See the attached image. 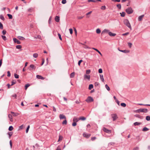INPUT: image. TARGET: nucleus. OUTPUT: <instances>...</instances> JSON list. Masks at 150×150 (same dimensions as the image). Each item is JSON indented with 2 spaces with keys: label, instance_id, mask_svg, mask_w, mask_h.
Here are the masks:
<instances>
[{
  "label": "nucleus",
  "instance_id": "nucleus-50",
  "mask_svg": "<svg viewBox=\"0 0 150 150\" xmlns=\"http://www.w3.org/2000/svg\"><path fill=\"white\" fill-rule=\"evenodd\" d=\"M58 36H59V38L60 39V40H62V38H61V35L59 33H58Z\"/></svg>",
  "mask_w": 150,
  "mask_h": 150
},
{
  "label": "nucleus",
  "instance_id": "nucleus-64",
  "mask_svg": "<svg viewBox=\"0 0 150 150\" xmlns=\"http://www.w3.org/2000/svg\"><path fill=\"white\" fill-rule=\"evenodd\" d=\"M12 97H14L15 98H16L17 95L16 94H14L12 95Z\"/></svg>",
  "mask_w": 150,
  "mask_h": 150
},
{
  "label": "nucleus",
  "instance_id": "nucleus-4",
  "mask_svg": "<svg viewBox=\"0 0 150 150\" xmlns=\"http://www.w3.org/2000/svg\"><path fill=\"white\" fill-rule=\"evenodd\" d=\"M93 101V98L90 96H89L87 99L86 100V101L87 103H90Z\"/></svg>",
  "mask_w": 150,
  "mask_h": 150
},
{
  "label": "nucleus",
  "instance_id": "nucleus-38",
  "mask_svg": "<svg viewBox=\"0 0 150 150\" xmlns=\"http://www.w3.org/2000/svg\"><path fill=\"white\" fill-rule=\"evenodd\" d=\"M120 105L121 106L124 107H125L126 105V104L124 103H121Z\"/></svg>",
  "mask_w": 150,
  "mask_h": 150
},
{
  "label": "nucleus",
  "instance_id": "nucleus-63",
  "mask_svg": "<svg viewBox=\"0 0 150 150\" xmlns=\"http://www.w3.org/2000/svg\"><path fill=\"white\" fill-rule=\"evenodd\" d=\"M129 34V33L128 32H127V33H126L122 34V36H124L125 35H128Z\"/></svg>",
  "mask_w": 150,
  "mask_h": 150
},
{
  "label": "nucleus",
  "instance_id": "nucleus-46",
  "mask_svg": "<svg viewBox=\"0 0 150 150\" xmlns=\"http://www.w3.org/2000/svg\"><path fill=\"white\" fill-rule=\"evenodd\" d=\"M30 125H28L26 129V133H27L28 132L29 129L30 128Z\"/></svg>",
  "mask_w": 150,
  "mask_h": 150
},
{
  "label": "nucleus",
  "instance_id": "nucleus-17",
  "mask_svg": "<svg viewBox=\"0 0 150 150\" xmlns=\"http://www.w3.org/2000/svg\"><path fill=\"white\" fill-rule=\"evenodd\" d=\"M79 120L77 118L75 117L73 119V121L76 122H77L79 121Z\"/></svg>",
  "mask_w": 150,
  "mask_h": 150
},
{
  "label": "nucleus",
  "instance_id": "nucleus-41",
  "mask_svg": "<svg viewBox=\"0 0 150 150\" xmlns=\"http://www.w3.org/2000/svg\"><path fill=\"white\" fill-rule=\"evenodd\" d=\"M117 6L118 8L119 9H120L121 8V5L120 4H119L117 5Z\"/></svg>",
  "mask_w": 150,
  "mask_h": 150
},
{
  "label": "nucleus",
  "instance_id": "nucleus-6",
  "mask_svg": "<svg viewBox=\"0 0 150 150\" xmlns=\"http://www.w3.org/2000/svg\"><path fill=\"white\" fill-rule=\"evenodd\" d=\"M103 131L107 133L110 134L111 133V131L109 129H107V128L104 127L103 129Z\"/></svg>",
  "mask_w": 150,
  "mask_h": 150
},
{
  "label": "nucleus",
  "instance_id": "nucleus-36",
  "mask_svg": "<svg viewBox=\"0 0 150 150\" xmlns=\"http://www.w3.org/2000/svg\"><path fill=\"white\" fill-rule=\"evenodd\" d=\"M121 14V16L124 17L125 16V13L124 12H122V13H120Z\"/></svg>",
  "mask_w": 150,
  "mask_h": 150
},
{
  "label": "nucleus",
  "instance_id": "nucleus-56",
  "mask_svg": "<svg viewBox=\"0 0 150 150\" xmlns=\"http://www.w3.org/2000/svg\"><path fill=\"white\" fill-rule=\"evenodd\" d=\"M115 144V143L114 142H110L108 144V146H109L110 145H114Z\"/></svg>",
  "mask_w": 150,
  "mask_h": 150
},
{
  "label": "nucleus",
  "instance_id": "nucleus-33",
  "mask_svg": "<svg viewBox=\"0 0 150 150\" xmlns=\"http://www.w3.org/2000/svg\"><path fill=\"white\" fill-rule=\"evenodd\" d=\"M146 119L147 121L150 120V116H147L146 117Z\"/></svg>",
  "mask_w": 150,
  "mask_h": 150
},
{
  "label": "nucleus",
  "instance_id": "nucleus-22",
  "mask_svg": "<svg viewBox=\"0 0 150 150\" xmlns=\"http://www.w3.org/2000/svg\"><path fill=\"white\" fill-rule=\"evenodd\" d=\"M141 124V123L138 122H136L134 123L135 126L139 125Z\"/></svg>",
  "mask_w": 150,
  "mask_h": 150
},
{
  "label": "nucleus",
  "instance_id": "nucleus-42",
  "mask_svg": "<svg viewBox=\"0 0 150 150\" xmlns=\"http://www.w3.org/2000/svg\"><path fill=\"white\" fill-rule=\"evenodd\" d=\"M16 47L17 49H20L21 48V45H16Z\"/></svg>",
  "mask_w": 150,
  "mask_h": 150
},
{
  "label": "nucleus",
  "instance_id": "nucleus-53",
  "mask_svg": "<svg viewBox=\"0 0 150 150\" xmlns=\"http://www.w3.org/2000/svg\"><path fill=\"white\" fill-rule=\"evenodd\" d=\"M16 81H13L11 82V86H12L14 84H15L16 83Z\"/></svg>",
  "mask_w": 150,
  "mask_h": 150
},
{
  "label": "nucleus",
  "instance_id": "nucleus-26",
  "mask_svg": "<svg viewBox=\"0 0 150 150\" xmlns=\"http://www.w3.org/2000/svg\"><path fill=\"white\" fill-rule=\"evenodd\" d=\"M101 31L100 29L98 28L96 30V33L97 34H99L100 33Z\"/></svg>",
  "mask_w": 150,
  "mask_h": 150
},
{
  "label": "nucleus",
  "instance_id": "nucleus-37",
  "mask_svg": "<svg viewBox=\"0 0 150 150\" xmlns=\"http://www.w3.org/2000/svg\"><path fill=\"white\" fill-rule=\"evenodd\" d=\"M38 54L37 53H34L33 54V57L34 58H37L38 57Z\"/></svg>",
  "mask_w": 150,
  "mask_h": 150
},
{
  "label": "nucleus",
  "instance_id": "nucleus-27",
  "mask_svg": "<svg viewBox=\"0 0 150 150\" xmlns=\"http://www.w3.org/2000/svg\"><path fill=\"white\" fill-rule=\"evenodd\" d=\"M149 130V129L146 127H144L142 131H147Z\"/></svg>",
  "mask_w": 150,
  "mask_h": 150
},
{
  "label": "nucleus",
  "instance_id": "nucleus-55",
  "mask_svg": "<svg viewBox=\"0 0 150 150\" xmlns=\"http://www.w3.org/2000/svg\"><path fill=\"white\" fill-rule=\"evenodd\" d=\"M69 31L70 32V33L71 34H72L73 33V30L72 29L70 28L69 29Z\"/></svg>",
  "mask_w": 150,
  "mask_h": 150
},
{
  "label": "nucleus",
  "instance_id": "nucleus-18",
  "mask_svg": "<svg viewBox=\"0 0 150 150\" xmlns=\"http://www.w3.org/2000/svg\"><path fill=\"white\" fill-rule=\"evenodd\" d=\"M30 67L33 69L35 70L36 69V67L33 64H31L30 65Z\"/></svg>",
  "mask_w": 150,
  "mask_h": 150
},
{
  "label": "nucleus",
  "instance_id": "nucleus-43",
  "mask_svg": "<svg viewBox=\"0 0 150 150\" xmlns=\"http://www.w3.org/2000/svg\"><path fill=\"white\" fill-rule=\"evenodd\" d=\"M127 44L128 46L129 47V48H131L132 46V44L131 42H128Z\"/></svg>",
  "mask_w": 150,
  "mask_h": 150
},
{
  "label": "nucleus",
  "instance_id": "nucleus-13",
  "mask_svg": "<svg viewBox=\"0 0 150 150\" xmlns=\"http://www.w3.org/2000/svg\"><path fill=\"white\" fill-rule=\"evenodd\" d=\"M36 77L38 79H40L43 80L44 79V78L40 75H37L36 76Z\"/></svg>",
  "mask_w": 150,
  "mask_h": 150
},
{
  "label": "nucleus",
  "instance_id": "nucleus-62",
  "mask_svg": "<svg viewBox=\"0 0 150 150\" xmlns=\"http://www.w3.org/2000/svg\"><path fill=\"white\" fill-rule=\"evenodd\" d=\"M83 16H78L77 18L79 19H81L83 17Z\"/></svg>",
  "mask_w": 150,
  "mask_h": 150
},
{
  "label": "nucleus",
  "instance_id": "nucleus-16",
  "mask_svg": "<svg viewBox=\"0 0 150 150\" xmlns=\"http://www.w3.org/2000/svg\"><path fill=\"white\" fill-rule=\"evenodd\" d=\"M119 50V51H120L121 52L125 53H129V50Z\"/></svg>",
  "mask_w": 150,
  "mask_h": 150
},
{
  "label": "nucleus",
  "instance_id": "nucleus-8",
  "mask_svg": "<svg viewBox=\"0 0 150 150\" xmlns=\"http://www.w3.org/2000/svg\"><path fill=\"white\" fill-rule=\"evenodd\" d=\"M13 41L15 43H17L18 44H20L21 42L20 41L18 40L16 38H13Z\"/></svg>",
  "mask_w": 150,
  "mask_h": 150
},
{
  "label": "nucleus",
  "instance_id": "nucleus-10",
  "mask_svg": "<svg viewBox=\"0 0 150 150\" xmlns=\"http://www.w3.org/2000/svg\"><path fill=\"white\" fill-rule=\"evenodd\" d=\"M59 117L60 119H66L65 116L63 114H60L59 115Z\"/></svg>",
  "mask_w": 150,
  "mask_h": 150
},
{
  "label": "nucleus",
  "instance_id": "nucleus-34",
  "mask_svg": "<svg viewBox=\"0 0 150 150\" xmlns=\"http://www.w3.org/2000/svg\"><path fill=\"white\" fill-rule=\"evenodd\" d=\"M13 129V127L12 126H10L8 128V130L10 131L12 130Z\"/></svg>",
  "mask_w": 150,
  "mask_h": 150
},
{
  "label": "nucleus",
  "instance_id": "nucleus-57",
  "mask_svg": "<svg viewBox=\"0 0 150 150\" xmlns=\"http://www.w3.org/2000/svg\"><path fill=\"white\" fill-rule=\"evenodd\" d=\"M99 83L98 82H96L95 83V85L96 86H98L99 85Z\"/></svg>",
  "mask_w": 150,
  "mask_h": 150
},
{
  "label": "nucleus",
  "instance_id": "nucleus-58",
  "mask_svg": "<svg viewBox=\"0 0 150 150\" xmlns=\"http://www.w3.org/2000/svg\"><path fill=\"white\" fill-rule=\"evenodd\" d=\"M11 113L12 114H13V115L14 116H17V115H18L17 113H15L14 112H11Z\"/></svg>",
  "mask_w": 150,
  "mask_h": 150
},
{
  "label": "nucleus",
  "instance_id": "nucleus-29",
  "mask_svg": "<svg viewBox=\"0 0 150 150\" xmlns=\"http://www.w3.org/2000/svg\"><path fill=\"white\" fill-rule=\"evenodd\" d=\"M63 139V137L61 135H59V138L58 140V142H59L60 141L62 140Z\"/></svg>",
  "mask_w": 150,
  "mask_h": 150
},
{
  "label": "nucleus",
  "instance_id": "nucleus-49",
  "mask_svg": "<svg viewBox=\"0 0 150 150\" xmlns=\"http://www.w3.org/2000/svg\"><path fill=\"white\" fill-rule=\"evenodd\" d=\"M103 72L102 69H100L98 70V72L99 73H102Z\"/></svg>",
  "mask_w": 150,
  "mask_h": 150
},
{
  "label": "nucleus",
  "instance_id": "nucleus-52",
  "mask_svg": "<svg viewBox=\"0 0 150 150\" xmlns=\"http://www.w3.org/2000/svg\"><path fill=\"white\" fill-rule=\"evenodd\" d=\"M76 122H74L72 124V125L73 126H76Z\"/></svg>",
  "mask_w": 150,
  "mask_h": 150
},
{
  "label": "nucleus",
  "instance_id": "nucleus-14",
  "mask_svg": "<svg viewBox=\"0 0 150 150\" xmlns=\"http://www.w3.org/2000/svg\"><path fill=\"white\" fill-rule=\"evenodd\" d=\"M55 20L57 22H59V17L57 16H56L55 18Z\"/></svg>",
  "mask_w": 150,
  "mask_h": 150
},
{
  "label": "nucleus",
  "instance_id": "nucleus-3",
  "mask_svg": "<svg viewBox=\"0 0 150 150\" xmlns=\"http://www.w3.org/2000/svg\"><path fill=\"white\" fill-rule=\"evenodd\" d=\"M126 11L128 14H130L132 13L133 10L131 7H129L126 9Z\"/></svg>",
  "mask_w": 150,
  "mask_h": 150
},
{
  "label": "nucleus",
  "instance_id": "nucleus-7",
  "mask_svg": "<svg viewBox=\"0 0 150 150\" xmlns=\"http://www.w3.org/2000/svg\"><path fill=\"white\" fill-rule=\"evenodd\" d=\"M83 137H86V138H88L91 136L90 134H87L85 133H84L83 134Z\"/></svg>",
  "mask_w": 150,
  "mask_h": 150
},
{
  "label": "nucleus",
  "instance_id": "nucleus-2",
  "mask_svg": "<svg viewBox=\"0 0 150 150\" xmlns=\"http://www.w3.org/2000/svg\"><path fill=\"white\" fill-rule=\"evenodd\" d=\"M124 24L128 27L131 30H132V27L131 26V25L129 21L127 19H125L124 20Z\"/></svg>",
  "mask_w": 150,
  "mask_h": 150
},
{
  "label": "nucleus",
  "instance_id": "nucleus-44",
  "mask_svg": "<svg viewBox=\"0 0 150 150\" xmlns=\"http://www.w3.org/2000/svg\"><path fill=\"white\" fill-rule=\"evenodd\" d=\"M30 86V85L29 84H27L25 86V89H27V88Z\"/></svg>",
  "mask_w": 150,
  "mask_h": 150
},
{
  "label": "nucleus",
  "instance_id": "nucleus-47",
  "mask_svg": "<svg viewBox=\"0 0 150 150\" xmlns=\"http://www.w3.org/2000/svg\"><path fill=\"white\" fill-rule=\"evenodd\" d=\"M91 72V71L89 69L87 70H86V74H89Z\"/></svg>",
  "mask_w": 150,
  "mask_h": 150
},
{
  "label": "nucleus",
  "instance_id": "nucleus-61",
  "mask_svg": "<svg viewBox=\"0 0 150 150\" xmlns=\"http://www.w3.org/2000/svg\"><path fill=\"white\" fill-rule=\"evenodd\" d=\"M82 61H83L82 60H80L79 61L78 63V64L79 66L80 65L81 63L82 62Z\"/></svg>",
  "mask_w": 150,
  "mask_h": 150
},
{
  "label": "nucleus",
  "instance_id": "nucleus-32",
  "mask_svg": "<svg viewBox=\"0 0 150 150\" xmlns=\"http://www.w3.org/2000/svg\"><path fill=\"white\" fill-rule=\"evenodd\" d=\"M105 87L107 90L108 91H109L110 90V88L108 86L107 84H106L105 85Z\"/></svg>",
  "mask_w": 150,
  "mask_h": 150
},
{
  "label": "nucleus",
  "instance_id": "nucleus-5",
  "mask_svg": "<svg viewBox=\"0 0 150 150\" xmlns=\"http://www.w3.org/2000/svg\"><path fill=\"white\" fill-rule=\"evenodd\" d=\"M112 117L113 118V121H115L117 118V116L116 114H112L111 115Z\"/></svg>",
  "mask_w": 150,
  "mask_h": 150
},
{
  "label": "nucleus",
  "instance_id": "nucleus-39",
  "mask_svg": "<svg viewBox=\"0 0 150 150\" xmlns=\"http://www.w3.org/2000/svg\"><path fill=\"white\" fill-rule=\"evenodd\" d=\"M15 78L16 79H18L19 78V75L17 74H14Z\"/></svg>",
  "mask_w": 150,
  "mask_h": 150
},
{
  "label": "nucleus",
  "instance_id": "nucleus-60",
  "mask_svg": "<svg viewBox=\"0 0 150 150\" xmlns=\"http://www.w3.org/2000/svg\"><path fill=\"white\" fill-rule=\"evenodd\" d=\"M6 31L5 30H3L2 31V33L4 35L6 34Z\"/></svg>",
  "mask_w": 150,
  "mask_h": 150
},
{
  "label": "nucleus",
  "instance_id": "nucleus-9",
  "mask_svg": "<svg viewBox=\"0 0 150 150\" xmlns=\"http://www.w3.org/2000/svg\"><path fill=\"white\" fill-rule=\"evenodd\" d=\"M84 78L85 79H87L88 80H89L90 78V76L89 75L85 74L84 76Z\"/></svg>",
  "mask_w": 150,
  "mask_h": 150
},
{
  "label": "nucleus",
  "instance_id": "nucleus-31",
  "mask_svg": "<svg viewBox=\"0 0 150 150\" xmlns=\"http://www.w3.org/2000/svg\"><path fill=\"white\" fill-rule=\"evenodd\" d=\"M18 38L19 39L23 40H24L25 39V38L24 37L20 36L18 37Z\"/></svg>",
  "mask_w": 150,
  "mask_h": 150
},
{
  "label": "nucleus",
  "instance_id": "nucleus-24",
  "mask_svg": "<svg viewBox=\"0 0 150 150\" xmlns=\"http://www.w3.org/2000/svg\"><path fill=\"white\" fill-rule=\"evenodd\" d=\"M86 119V118L83 117H81L79 118V120H84Z\"/></svg>",
  "mask_w": 150,
  "mask_h": 150
},
{
  "label": "nucleus",
  "instance_id": "nucleus-11",
  "mask_svg": "<svg viewBox=\"0 0 150 150\" xmlns=\"http://www.w3.org/2000/svg\"><path fill=\"white\" fill-rule=\"evenodd\" d=\"M109 30L105 29H104L102 31V34H105V33H108L109 34Z\"/></svg>",
  "mask_w": 150,
  "mask_h": 150
},
{
  "label": "nucleus",
  "instance_id": "nucleus-40",
  "mask_svg": "<svg viewBox=\"0 0 150 150\" xmlns=\"http://www.w3.org/2000/svg\"><path fill=\"white\" fill-rule=\"evenodd\" d=\"M65 120H64L62 123L63 125H66L67 124V121L66 119Z\"/></svg>",
  "mask_w": 150,
  "mask_h": 150
},
{
  "label": "nucleus",
  "instance_id": "nucleus-45",
  "mask_svg": "<svg viewBox=\"0 0 150 150\" xmlns=\"http://www.w3.org/2000/svg\"><path fill=\"white\" fill-rule=\"evenodd\" d=\"M0 28L1 29H3V26L2 24L0 22Z\"/></svg>",
  "mask_w": 150,
  "mask_h": 150
},
{
  "label": "nucleus",
  "instance_id": "nucleus-23",
  "mask_svg": "<svg viewBox=\"0 0 150 150\" xmlns=\"http://www.w3.org/2000/svg\"><path fill=\"white\" fill-rule=\"evenodd\" d=\"M75 75V73L74 72H73L71 73L70 75V78H73L74 77Z\"/></svg>",
  "mask_w": 150,
  "mask_h": 150
},
{
  "label": "nucleus",
  "instance_id": "nucleus-48",
  "mask_svg": "<svg viewBox=\"0 0 150 150\" xmlns=\"http://www.w3.org/2000/svg\"><path fill=\"white\" fill-rule=\"evenodd\" d=\"M67 2V1L66 0H62V3L63 4H66Z\"/></svg>",
  "mask_w": 150,
  "mask_h": 150
},
{
  "label": "nucleus",
  "instance_id": "nucleus-20",
  "mask_svg": "<svg viewBox=\"0 0 150 150\" xmlns=\"http://www.w3.org/2000/svg\"><path fill=\"white\" fill-rule=\"evenodd\" d=\"M8 117L9 118L11 121H12V115L11 114H9L8 115Z\"/></svg>",
  "mask_w": 150,
  "mask_h": 150
},
{
  "label": "nucleus",
  "instance_id": "nucleus-12",
  "mask_svg": "<svg viewBox=\"0 0 150 150\" xmlns=\"http://www.w3.org/2000/svg\"><path fill=\"white\" fill-rule=\"evenodd\" d=\"M108 34L110 36H115L116 35V34L115 33H113L110 31L109 32Z\"/></svg>",
  "mask_w": 150,
  "mask_h": 150
},
{
  "label": "nucleus",
  "instance_id": "nucleus-1",
  "mask_svg": "<svg viewBox=\"0 0 150 150\" xmlns=\"http://www.w3.org/2000/svg\"><path fill=\"white\" fill-rule=\"evenodd\" d=\"M148 110L146 108H140L138 109L135 110V112L137 113H140V112H145L146 113L147 112Z\"/></svg>",
  "mask_w": 150,
  "mask_h": 150
},
{
  "label": "nucleus",
  "instance_id": "nucleus-28",
  "mask_svg": "<svg viewBox=\"0 0 150 150\" xmlns=\"http://www.w3.org/2000/svg\"><path fill=\"white\" fill-rule=\"evenodd\" d=\"M7 16L10 19H12L13 18V16H12L9 14H7Z\"/></svg>",
  "mask_w": 150,
  "mask_h": 150
},
{
  "label": "nucleus",
  "instance_id": "nucleus-25",
  "mask_svg": "<svg viewBox=\"0 0 150 150\" xmlns=\"http://www.w3.org/2000/svg\"><path fill=\"white\" fill-rule=\"evenodd\" d=\"M8 134L9 136V138H10L11 137L12 135L13 134V132H8Z\"/></svg>",
  "mask_w": 150,
  "mask_h": 150
},
{
  "label": "nucleus",
  "instance_id": "nucleus-54",
  "mask_svg": "<svg viewBox=\"0 0 150 150\" xmlns=\"http://www.w3.org/2000/svg\"><path fill=\"white\" fill-rule=\"evenodd\" d=\"M7 76L8 77H10L11 76V74L9 71H7Z\"/></svg>",
  "mask_w": 150,
  "mask_h": 150
},
{
  "label": "nucleus",
  "instance_id": "nucleus-21",
  "mask_svg": "<svg viewBox=\"0 0 150 150\" xmlns=\"http://www.w3.org/2000/svg\"><path fill=\"white\" fill-rule=\"evenodd\" d=\"M93 85L92 84H91L89 85L88 87V89L90 90H91L93 88Z\"/></svg>",
  "mask_w": 150,
  "mask_h": 150
},
{
  "label": "nucleus",
  "instance_id": "nucleus-35",
  "mask_svg": "<svg viewBox=\"0 0 150 150\" xmlns=\"http://www.w3.org/2000/svg\"><path fill=\"white\" fill-rule=\"evenodd\" d=\"M1 37L4 40L6 41V40L7 38L5 36H4V35H2Z\"/></svg>",
  "mask_w": 150,
  "mask_h": 150
},
{
  "label": "nucleus",
  "instance_id": "nucleus-51",
  "mask_svg": "<svg viewBox=\"0 0 150 150\" xmlns=\"http://www.w3.org/2000/svg\"><path fill=\"white\" fill-rule=\"evenodd\" d=\"M101 8V9L103 10H105L106 8V7L105 6H102Z\"/></svg>",
  "mask_w": 150,
  "mask_h": 150
},
{
  "label": "nucleus",
  "instance_id": "nucleus-59",
  "mask_svg": "<svg viewBox=\"0 0 150 150\" xmlns=\"http://www.w3.org/2000/svg\"><path fill=\"white\" fill-rule=\"evenodd\" d=\"M112 1H113V2H120V0H112Z\"/></svg>",
  "mask_w": 150,
  "mask_h": 150
},
{
  "label": "nucleus",
  "instance_id": "nucleus-15",
  "mask_svg": "<svg viewBox=\"0 0 150 150\" xmlns=\"http://www.w3.org/2000/svg\"><path fill=\"white\" fill-rule=\"evenodd\" d=\"M144 15H142L141 16H139L138 18V20L139 21H141L143 18L144 17Z\"/></svg>",
  "mask_w": 150,
  "mask_h": 150
},
{
  "label": "nucleus",
  "instance_id": "nucleus-19",
  "mask_svg": "<svg viewBox=\"0 0 150 150\" xmlns=\"http://www.w3.org/2000/svg\"><path fill=\"white\" fill-rule=\"evenodd\" d=\"M93 49L96 51L97 52H98L101 56L102 55L100 52L99 51L98 49L94 48H93Z\"/></svg>",
  "mask_w": 150,
  "mask_h": 150
},
{
  "label": "nucleus",
  "instance_id": "nucleus-30",
  "mask_svg": "<svg viewBox=\"0 0 150 150\" xmlns=\"http://www.w3.org/2000/svg\"><path fill=\"white\" fill-rule=\"evenodd\" d=\"M0 18L3 21L5 20V18L2 15H0Z\"/></svg>",
  "mask_w": 150,
  "mask_h": 150
}]
</instances>
